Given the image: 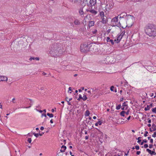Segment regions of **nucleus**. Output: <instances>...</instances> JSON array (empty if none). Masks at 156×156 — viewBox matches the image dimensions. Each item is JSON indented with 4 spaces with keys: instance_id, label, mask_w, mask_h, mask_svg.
<instances>
[{
    "instance_id": "f257e3e1",
    "label": "nucleus",
    "mask_w": 156,
    "mask_h": 156,
    "mask_svg": "<svg viewBox=\"0 0 156 156\" xmlns=\"http://www.w3.org/2000/svg\"><path fill=\"white\" fill-rule=\"evenodd\" d=\"M146 34L150 36H156V26L152 24L148 23L144 27Z\"/></svg>"
},
{
    "instance_id": "f03ea898",
    "label": "nucleus",
    "mask_w": 156,
    "mask_h": 156,
    "mask_svg": "<svg viewBox=\"0 0 156 156\" xmlns=\"http://www.w3.org/2000/svg\"><path fill=\"white\" fill-rule=\"evenodd\" d=\"M49 53L52 56H59L62 53L61 48L57 46V44H55L51 46Z\"/></svg>"
},
{
    "instance_id": "7ed1b4c3",
    "label": "nucleus",
    "mask_w": 156,
    "mask_h": 156,
    "mask_svg": "<svg viewBox=\"0 0 156 156\" xmlns=\"http://www.w3.org/2000/svg\"><path fill=\"white\" fill-rule=\"evenodd\" d=\"M93 43H90L88 44L87 43V44L85 43L83 44H81L80 46V50L81 52L84 53L87 52L91 50V47Z\"/></svg>"
},
{
    "instance_id": "20e7f679",
    "label": "nucleus",
    "mask_w": 156,
    "mask_h": 156,
    "mask_svg": "<svg viewBox=\"0 0 156 156\" xmlns=\"http://www.w3.org/2000/svg\"><path fill=\"white\" fill-rule=\"evenodd\" d=\"M126 23L127 25L126 27H131L132 26L133 23H134V18L133 16L129 15L126 18Z\"/></svg>"
},
{
    "instance_id": "39448f33",
    "label": "nucleus",
    "mask_w": 156,
    "mask_h": 156,
    "mask_svg": "<svg viewBox=\"0 0 156 156\" xmlns=\"http://www.w3.org/2000/svg\"><path fill=\"white\" fill-rule=\"evenodd\" d=\"M97 0H90L89 2L87 3V6H89L91 5V6H94L96 3Z\"/></svg>"
},
{
    "instance_id": "423d86ee",
    "label": "nucleus",
    "mask_w": 156,
    "mask_h": 156,
    "mask_svg": "<svg viewBox=\"0 0 156 156\" xmlns=\"http://www.w3.org/2000/svg\"><path fill=\"white\" fill-rule=\"evenodd\" d=\"M127 102V101H126V102H124L122 104V106L121 109L122 110H126L128 108V106L127 104H126L125 103Z\"/></svg>"
},
{
    "instance_id": "0eeeda50",
    "label": "nucleus",
    "mask_w": 156,
    "mask_h": 156,
    "mask_svg": "<svg viewBox=\"0 0 156 156\" xmlns=\"http://www.w3.org/2000/svg\"><path fill=\"white\" fill-rule=\"evenodd\" d=\"M113 7L112 5V3L111 2L109 3L108 4L106 5V11H107V9H108L109 10L111 9H112Z\"/></svg>"
},
{
    "instance_id": "6e6552de",
    "label": "nucleus",
    "mask_w": 156,
    "mask_h": 156,
    "mask_svg": "<svg viewBox=\"0 0 156 156\" xmlns=\"http://www.w3.org/2000/svg\"><path fill=\"white\" fill-rule=\"evenodd\" d=\"M86 11L87 12H90L92 13L94 15H96L97 13V11L93 9H86Z\"/></svg>"
},
{
    "instance_id": "1a4fd4ad",
    "label": "nucleus",
    "mask_w": 156,
    "mask_h": 156,
    "mask_svg": "<svg viewBox=\"0 0 156 156\" xmlns=\"http://www.w3.org/2000/svg\"><path fill=\"white\" fill-rule=\"evenodd\" d=\"M113 58L112 57H107L106 58V61L107 62H109V63H114V62L113 61H112L111 60Z\"/></svg>"
},
{
    "instance_id": "9d476101",
    "label": "nucleus",
    "mask_w": 156,
    "mask_h": 156,
    "mask_svg": "<svg viewBox=\"0 0 156 156\" xmlns=\"http://www.w3.org/2000/svg\"><path fill=\"white\" fill-rule=\"evenodd\" d=\"M122 38V37H121L119 35L117 36L116 39H115L114 40V42L118 44L119 42Z\"/></svg>"
},
{
    "instance_id": "9b49d317",
    "label": "nucleus",
    "mask_w": 156,
    "mask_h": 156,
    "mask_svg": "<svg viewBox=\"0 0 156 156\" xmlns=\"http://www.w3.org/2000/svg\"><path fill=\"white\" fill-rule=\"evenodd\" d=\"M102 19L101 22L103 24H105L106 22V16H104L103 17H101Z\"/></svg>"
},
{
    "instance_id": "f8f14e48",
    "label": "nucleus",
    "mask_w": 156,
    "mask_h": 156,
    "mask_svg": "<svg viewBox=\"0 0 156 156\" xmlns=\"http://www.w3.org/2000/svg\"><path fill=\"white\" fill-rule=\"evenodd\" d=\"M118 16L115 17L112 19L111 22L112 23H116L118 22Z\"/></svg>"
},
{
    "instance_id": "ddd939ff",
    "label": "nucleus",
    "mask_w": 156,
    "mask_h": 156,
    "mask_svg": "<svg viewBox=\"0 0 156 156\" xmlns=\"http://www.w3.org/2000/svg\"><path fill=\"white\" fill-rule=\"evenodd\" d=\"M0 79H1V80L2 81H7L8 80V78L7 77L5 76H0Z\"/></svg>"
},
{
    "instance_id": "4468645a",
    "label": "nucleus",
    "mask_w": 156,
    "mask_h": 156,
    "mask_svg": "<svg viewBox=\"0 0 156 156\" xmlns=\"http://www.w3.org/2000/svg\"><path fill=\"white\" fill-rule=\"evenodd\" d=\"M91 89L92 90V93H93V94H95L96 93H97L98 92V90L96 88H91Z\"/></svg>"
},
{
    "instance_id": "2eb2a0df",
    "label": "nucleus",
    "mask_w": 156,
    "mask_h": 156,
    "mask_svg": "<svg viewBox=\"0 0 156 156\" xmlns=\"http://www.w3.org/2000/svg\"><path fill=\"white\" fill-rule=\"evenodd\" d=\"M94 21H89L88 24V27L89 28L94 26Z\"/></svg>"
},
{
    "instance_id": "dca6fc26",
    "label": "nucleus",
    "mask_w": 156,
    "mask_h": 156,
    "mask_svg": "<svg viewBox=\"0 0 156 156\" xmlns=\"http://www.w3.org/2000/svg\"><path fill=\"white\" fill-rule=\"evenodd\" d=\"M83 7H81L79 10V13L80 15H82L84 14V12L83 11Z\"/></svg>"
},
{
    "instance_id": "f3484780",
    "label": "nucleus",
    "mask_w": 156,
    "mask_h": 156,
    "mask_svg": "<svg viewBox=\"0 0 156 156\" xmlns=\"http://www.w3.org/2000/svg\"><path fill=\"white\" fill-rule=\"evenodd\" d=\"M74 23L76 25H78L80 24V22L78 19H76L74 21Z\"/></svg>"
},
{
    "instance_id": "a211bd4d",
    "label": "nucleus",
    "mask_w": 156,
    "mask_h": 156,
    "mask_svg": "<svg viewBox=\"0 0 156 156\" xmlns=\"http://www.w3.org/2000/svg\"><path fill=\"white\" fill-rule=\"evenodd\" d=\"M152 128L153 129V131L156 130V125L154 123H153L152 126Z\"/></svg>"
},
{
    "instance_id": "6ab92c4d",
    "label": "nucleus",
    "mask_w": 156,
    "mask_h": 156,
    "mask_svg": "<svg viewBox=\"0 0 156 156\" xmlns=\"http://www.w3.org/2000/svg\"><path fill=\"white\" fill-rule=\"evenodd\" d=\"M125 113L126 112L125 111H122L120 112V115L122 117H124Z\"/></svg>"
},
{
    "instance_id": "aec40b11",
    "label": "nucleus",
    "mask_w": 156,
    "mask_h": 156,
    "mask_svg": "<svg viewBox=\"0 0 156 156\" xmlns=\"http://www.w3.org/2000/svg\"><path fill=\"white\" fill-rule=\"evenodd\" d=\"M90 111H89L88 110H87L85 112V115L86 116H89V115H90Z\"/></svg>"
},
{
    "instance_id": "412c9836",
    "label": "nucleus",
    "mask_w": 156,
    "mask_h": 156,
    "mask_svg": "<svg viewBox=\"0 0 156 156\" xmlns=\"http://www.w3.org/2000/svg\"><path fill=\"white\" fill-rule=\"evenodd\" d=\"M47 115L50 118H52L54 116V115L52 113H47Z\"/></svg>"
},
{
    "instance_id": "4be33fe9",
    "label": "nucleus",
    "mask_w": 156,
    "mask_h": 156,
    "mask_svg": "<svg viewBox=\"0 0 156 156\" xmlns=\"http://www.w3.org/2000/svg\"><path fill=\"white\" fill-rule=\"evenodd\" d=\"M100 15L101 17H103L105 16L104 13L103 11H101L100 12Z\"/></svg>"
},
{
    "instance_id": "5701e85b",
    "label": "nucleus",
    "mask_w": 156,
    "mask_h": 156,
    "mask_svg": "<svg viewBox=\"0 0 156 156\" xmlns=\"http://www.w3.org/2000/svg\"><path fill=\"white\" fill-rule=\"evenodd\" d=\"M120 15L122 16H123L124 17L126 16V17H127V16H128L127 15V14L125 12L122 13L120 14Z\"/></svg>"
},
{
    "instance_id": "b1692460",
    "label": "nucleus",
    "mask_w": 156,
    "mask_h": 156,
    "mask_svg": "<svg viewBox=\"0 0 156 156\" xmlns=\"http://www.w3.org/2000/svg\"><path fill=\"white\" fill-rule=\"evenodd\" d=\"M150 108V107H149V105H147V107H146L144 108V110L145 111H147V110H149Z\"/></svg>"
},
{
    "instance_id": "393cba45",
    "label": "nucleus",
    "mask_w": 156,
    "mask_h": 156,
    "mask_svg": "<svg viewBox=\"0 0 156 156\" xmlns=\"http://www.w3.org/2000/svg\"><path fill=\"white\" fill-rule=\"evenodd\" d=\"M121 107V105L120 104L118 105H116V108L117 110L119 109Z\"/></svg>"
},
{
    "instance_id": "a878e982",
    "label": "nucleus",
    "mask_w": 156,
    "mask_h": 156,
    "mask_svg": "<svg viewBox=\"0 0 156 156\" xmlns=\"http://www.w3.org/2000/svg\"><path fill=\"white\" fill-rule=\"evenodd\" d=\"M82 98H83V100L84 101H86L87 99V97L86 95H83V97H82Z\"/></svg>"
},
{
    "instance_id": "bb28decb",
    "label": "nucleus",
    "mask_w": 156,
    "mask_h": 156,
    "mask_svg": "<svg viewBox=\"0 0 156 156\" xmlns=\"http://www.w3.org/2000/svg\"><path fill=\"white\" fill-rule=\"evenodd\" d=\"M70 1L72 2H73L74 3H75L78 2V0H69Z\"/></svg>"
},
{
    "instance_id": "cd10ccee",
    "label": "nucleus",
    "mask_w": 156,
    "mask_h": 156,
    "mask_svg": "<svg viewBox=\"0 0 156 156\" xmlns=\"http://www.w3.org/2000/svg\"><path fill=\"white\" fill-rule=\"evenodd\" d=\"M125 33V31H123L122 32L120 35H119L121 37H122V36H123V35Z\"/></svg>"
},
{
    "instance_id": "c85d7f7f",
    "label": "nucleus",
    "mask_w": 156,
    "mask_h": 156,
    "mask_svg": "<svg viewBox=\"0 0 156 156\" xmlns=\"http://www.w3.org/2000/svg\"><path fill=\"white\" fill-rule=\"evenodd\" d=\"M33 135H34V136L36 137H37L39 135V133H33Z\"/></svg>"
},
{
    "instance_id": "c756f323",
    "label": "nucleus",
    "mask_w": 156,
    "mask_h": 156,
    "mask_svg": "<svg viewBox=\"0 0 156 156\" xmlns=\"http://www.w3.org/2000/svg\"><path fill=\"white\" fill-rule=\"evenodd\" d=\"M150 154L152 155H155L156 154V153L154 151H151V153Z\"/></svg>"
},
{
    "instance_id": "7c9ffc66",
    "label": "nucleus",
    "mask_w": 156,
    "mask_h": 156,
    "mask_svg": "<svg viewBox=\"0 0 156 156\" xmlns=\"http://www.w3.org/2000/svg\"><path fill=\"white\" fill-rule=\"evenodd\" d=\"M32 59L38 61L40 59V58L39 57H33Z\"/></svg>"
},
{
    "instance_id": "2f4dec72",
    "label": "nucleus",
    "mask_w": 156,
    "mask_h": 156,
    "mask_svg": "<svg viewBox=\"0 0 156 156\" xmlns=\"http://www.w3.org/2000/svg\"><path fill=\"white\" fill-rule=\"evenodd\" d=\"M152 111L153 112L156 113V108H153L152 109Z\"/></svg>"
},
{
    "instance_id": "473e14b6",
    "label": "nucleus",
    "mask_w": 156,
    "mask_h": 156,
    "mask_svg": "<svg viewBox=\"0 0 156 156\" xmlns=\"http://www.w3.org/2000/svg\"><path fill=\"white\" fill-rule=\"evenodd\" d=\"M43 116H44L46 118H48V117L46 115L45 113H43L41 114V117H42Z\"/></svg>"
},
{
    "instance_id": "72a5a7b5",
    "label": "nucleus",
    "mask_w": 156,
    "mask_h": 156,
    "mask_svg": "<svg viewBox=\"0 0 156 156\" xmlns=\"http://www.w3.org/2000/svg\"><path fill=\"white\" fill-rule=\"evenodd\" d=\"M109 42H111V44H112V45H113L114 44V42L113 41V40H112V39H111L109 41Z\"/></svg>"
},
{
    "instance_id": "f704fd0d",
    "label": "nucleus",
    "mask_w": 156,
    "mask_h": 156,
    "mask_svg": "<svg viewBox=\"0 0 156 156\" xmlns=\"http://www.w3.org/2000/svg\"><path fill=\"white\" fill-rule=\"evenodd\" d=\"M146 151H147L148 152V153L150 154H151V150H150V149H149L148 148H147L146 149Z\"/></svg>"
},
{
    "instance_id": "c9c22d12",
    "label": "nucleus",
    "mask_w": 156,
    "mask_h": 156,
    "mask_svg": "<svg viewBox=\"0 0 156 156\" xmlns=\"http://www.w3.org/2000/svg\"><path fill=\"white\" fill-rule=\"evenodd\" d=\"M135 147L136 150H138L140 149V147L138 145H136Z\"/></svg>"
},
{
    "instance_id": "e433bc0d",
    "label": "nucleus",
    "mask_w": 156,
    "mask_h": 156,
    "mask_svg": "<svg viewBox=\"0 0 156 156\" xmlns=\"http://www.w3.org/2000/svg\"><path fill=\"white\" fill-rule=\"evenodd\" d=\"M31 138H29L28 139V140H27V141L28 142L30 143H31Z\"/></svg>"
},
{
    "instance_id": "4c0bfd02",
    "label": "nucleus",
    "mask_w": 156,
    "mask_h": 156,
    "mask_svg": "<svg viewBox=\"0 0 156 156\" xmlns=\"http://www.w3.org/2000/svg\"><path fill=\"white\" fill-rule=\"evenodd\" d=\"M61 148H64V150H66V146H64V145H62V146L61 147Z\"/></svg>"
},
{
    "instance_id": "58836bf2",
    "label": "nucleus",
    "mask_w": 156,
    "mask_h": 156,
    "mask_svg": "<svg viewBox=\"0 0 156 156\" xmlns=\"http://www.w3.org/2000/svg\"><path fill=\"white\" fill-rule=\"evenodd\" d=\"M114 87L113 86H112L110 87V90L111 91H114Z\"/></svg>"
},
{
    "instance_id": "ea45409f",
    "label": "nucleus",
    "mask_w": 156,
    "mask_h": 156,
    "mask_svg": "<svg viewBox=\"0 0 156 156\" xmlns=\"http://www.w3.org/2000/svg\"><path fill=\"white\" fill-rule=\"evenodd\" d=\"M148 132L147 131L145 132V133L144 134V136L146 137L147 136V134H148Z\"/></svg>"
},
{
    "instance_id": "a19ab883",
    "label": "nucleus",
    "mask_w": 156,
    "mask_h": 156,
    "mask_svg": "<svg viewBox=\"0 0 156 156\" xmlns=\"http://www.w3.org/2000/svg\"><path fill=\"white\" fill-rule=\"evenodd\" d=\"M153 137H156V132H154V134L152 135Z\"/></svg>"
},
{
    "instance_id": "79ce46f5",
    "label": "nucleus",
    "mask_w": 156,
    "mask_h": 156,
    "mask_svg": "<svg viewBox=\"0 0 156 156\" xmlns=\"http://www.w3.org/2000/svg\"><path fill=\"white\" fill-rule=\"evenodd\" d=\"M97 123L99 125H101L102 123V122L101 121H99L97 122Z\"/></svg>"
},
{
    "instance_id": "37998d69",
    "label": "nucleus",
    "mask_w": 156,
    "mask_h": 156,
    "mask_svg": "<svg viewBox=\"0 0 156 156\" xmlns=\"http://www.w3.org/2000/svg\"><path fill=\"white\" fill-rule=\"evenodd\" d=\"M144 147L145 148H147L148 147V146L147 144H145L144 145Z\"/></svg>"
},
{
    "instance_id": "c03bdc74",
    "label": "nucleus",
    "mask_w": 156,
    "mask_h": 156,
    "mask_svg": "<svg viewBox=\"0 0 156 156\" xmlns=\"http://www.w3.org/2000/svg\"><path fill=\"white\" fill-rule=\"evenodd\" d=\"M129 110L128 109L126 112L125 113L126 114V115H128L129 114Z\"/></svg>"
},
{
    "instance_id": "a18cd8bd",
    "label": "nucleus",
    "mask_w": 156,
    "mask_h": 156,
    "mask_svg": "<svg viewBox=\"0 0 156 156\" xmlns=\"http://www.w3.org/2000/svg\"><path fill=\"white\" fill-rule=\"evenodd\" d=\"M141 153V151H137L136 152V154L137 155H139Z\"/></svg>"
},
{
    "instance_id": "49530a36",
    "label": "nucleus",
    "mask_w": 156,
    "mask_h": 156,
    "mask_svg": "<svg viewBox=\"0 0 156 156\" xmlns=\"http://www.w3.org/2000/svg\"><path fill=\"white\" fill-rule=\"evenodd\" d=\"M88 6L89 7V8L88 9H92V6H91V5H90L89 6Z\"/></svg>"
},
{
    "instance_id": "de8ad7c7",
    "label": "nucleus",
    "mask_w": 156,
    "mask_h": 156,
    "mask_svg": "<svg viewBox=\"0 0 156 156\" xmlns=\"http://www.w3.org/2000/svg\"><path fill=\"white\" fill-rule=\"evenodd\" d=\"M48 11L50 13H51V12H52V10L51 9H48Z\"/></svg>"
},
{
    "instance_id": "09e8293b",
    "label": "nucleus",
    "mask_w": 156,
    "mask_h": 156,
    "mask_svg": "<svg viewBox=\"0 0 156 156\" xmlns=\"http://www.w3.org/2000/svg\"><path fill=\"white\" fill-rule=\"evenodd\" d=\"M142 141L144 143H146L147 142V141L146 139H144Z\"/></svg>"
},
{
    "instance_id": "8fccbe9b",
    "label": "nucleus",
    "mask_w": 156,
    "mask_h": 156,
    "mask_svg": "<svg viewBox=\"0 0 156 156\" xmlns=\"http://www.w3.org/2000/svg\"><path fill=\"white\" fill-rule=\"evenodd\" d=\"M33 134L31 133H29L28 134L27 136H32Z\"/></svg>"
},
{
    "instance_id": "3c124183",
    "label": "nucleus",
    "mask_w": 156,
    "mask_h": 156,
    "mask_svg": "<svg viewBox=\"0 0 156 156\" xmlns=\"http://www.w3.org/2000/svg\"><path fill=\"white\" fill-rule=\"evenodd\" d=\"M150 142L151 144H152L153 143V140L152 139H150Z\"/></svg>"
},
{
    "instance_id": "603ef678",
    "label": "nucleus",
    "mask_w": 156,
    "mask_h": 156,
    "mask_svg": "<svg viewBox=\"0 0 156 156\" xmlns=\"http://www.w3.org/2000/svg\"><path fill=\"white\" fill-rule=\"evenodd\" d=\"M153 145L152 144H150L149 145V147L150 148H151L153 147Z\"/></svg>"
},
{
    "instance_id": "864d4df0",
    "label": "nucleus",
    "mask_w": 156,
    "mask_h": 156,
    "mask_svg": "<svg viewBox=\"0 0 156 156\" xmlns=\"http://www.w3.org/2000/svg\"><path fill=\"white\" fill-rule=\"evenodd\" d=\"M87 122V123H88L89 125H91L92 124L91 122L89 121H88Z\"/></svg>"
},
{
    "instance_id": "5fc2aeb1",
    "label": "nucleus",
    "mask_w": 156,
    "mask_h": 156,
    "mask_svg": "<svg viewBox=\"0 0 156 156\" xmlns=\"http://www.w3.org/2000/svg\"><path fill=\"white\" fill-rule=\"evenodd\" d=\"M107 42H108L111 39H110V38L109 37H107Z\"/></svg>"
},
{
    "instance_id": "6e6d98bb",
    "label": "nucleus",
    "mask_w": 156,
    "mask_h": 156,
    "mask_svg": "<svg viewBox=\"0 0 156 156\" xmlns=\"http://www.w3.org/2000/svg\"><path fill=\"white\" fill-rule=\"evenodd\" d=\"M97 32V30H95L93 32V33L94 34H95Z\"/></svg>"
},
{
    "instance_id": "4d7b16f0",
    "label": "nucleus",
    "mask_w": 156,
    "mask_h": 156,
    "mask_svg": "<svg viewBox=\"0 0 156 156\" xmlns=\"http://www.w3.org/2000/svg\"><path fill=\"white\" fill-rule=\"evenodd\" d=\"M111 29H108L107 31V32L108 33V34L109 33H110V32L111 31Z\"/></svg>"
},
{
    "instance_id": "13d9d810",
    "label": "nucleus",
    "mask_w": 156,
    "mask_h": 156,
    "mask_svg": "<svg viewBox=\"0 0 156 156\" xmlns=\"http://www.w3.org/2000/svg\"><path fill=\"white\" fill-rule=\"evenodd\" d=\"M148 122L149 123H151V119H150V118H148Z\"/></svg>"
},
{
    "instance_id": "bf43d9fd",
    "label": "nucleus",
    "mask_w": 156,
    "mask_h": 156,
    "mask_svg": "<svg viewBox=\"0 0 156 156\" xmlns=\"http://www.w3.org/2000/svg\"><path fill=\"white\" fill-rule=\"evenodd\" d=\"M79 98H80L81 99H83V98L82 97V95L80 94H79Z\"/></svg>"
},
{
    "instance_id": "052dcab7",
    "label": "nucleus",
    "mask_w": 156,
    "mask_h": 156,
    "mask_svg": "<svg viewBox=\"0 0 156 156\" xmlns=\"http://www.w3.org/2000/svg\"><path fill=\"white\" fill-rule=\"evenodd\" d=\"M72 88L70 87H69V90H68V92H69V91H72Z\"/></svg>"
},
{
    "instance_id": "680f3d73",
    "label": "nucleus",
    "mask_w": 156,
    "mask_h": 156,
    "mask_svg": "<svg viewBox=\"0 0 156 156\" xmlns=\"http://www.w3.org/2000/svg\"><path fill=\"white\" fill-rule=\"evenodd\" d=\"M44 132H42V133H39V135L40 136H42V135L44 134Z\"/></svg>"
},
{
    "instance_id": "e2e57ef3",
    "label": "nucleus",
    "mask_w": 156,
    "mask_h": 156,
    "mask_svg": "<svg viewBox=\"0 0 156 156\" xmlns=\"http://www.w3.org/2000/svg\"><path fill=\"white\" fill-rule=\"evenodd\" d=\"M117 26L118 27H121V24L120 23V22L118 24V25Z\"/></svg>"
},
{
    "instance_id": "0e129e2a",
    "label": "nucleus",
    "mask_w": 156,
    "mask_h": 156,
    "mask_svg": "<svg viewBox=\"0 0 156 156\" xmlns=\"http://www.w3.org/2000/svg\"><path fill=\"white\" fill-rule=\"evenodd\" d=\"M60 151L61 152H64L65 151V150H62V149H61L60 150Z\"/></svg>"
},
{
    "instance_id": "69168bd1",
    "label": "nucleus",
    "mask_w": 156,
    "mask_h": 156,
    "mask_svg": "<svg viewBox=\"0 0 156 156\" xmlns=\"http://www.w3.org/2000/svg\"><path fill=\"white\" fill-rule=\"evenodd\" d=\"M68 98L67 97H66L65 98V100L67 102V101H68L69 100H68Z\"/></svg>"
},
{
    "instance_id": "338daca9",
    "label": "nucleus",
    "mask_w": 156,
    "mask_h": 156,
    "mask_svg": "<svg viewBox=\"0 0 156 156\" xmlns=\"http://www.w3.org/2000/svg\"><path fill=\"white\" fill-rule=\"evenodd\" d=\"M37 110V111H38L39 112H40L41 113H42L43 112V111L42 110Z\"/></svg>"
},
{
    "instance_id": "774afa93",
    "label": "nucleus",
    "mask_w": 156,
    "mask_h": 156,
    "mask_svg": "<svg viewBox=\"0 0 156 156\" xmlns=\"http://www.w3.org/2000/svg\"><path fill=\"white\" fill-rule=\"evenodd\" d=\"M141 140H138V141H137V142L138 143H140L141 142Z\"/></svg>"
}]
</instances>
